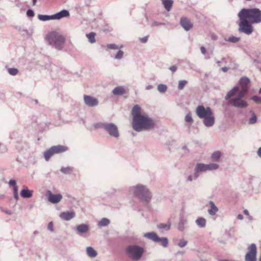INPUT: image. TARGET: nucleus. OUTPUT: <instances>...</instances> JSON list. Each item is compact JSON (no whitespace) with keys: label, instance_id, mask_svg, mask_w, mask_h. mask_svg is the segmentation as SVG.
I'll list each match as a JSON object with an SVG mask.
<instances>
[{"label":"nucleus","instance_id":"obj_61","mask_svg":"<svg viewBox=\"0 0 261 261\" xmlns=\"http://www.w3.org/2000/svg\"><path fill=\"white\" fill-rule=\"evenodd\" d=\"M259 261H261V256L259 257Z\"/></svg>","mask_w":261,"mask_h":261},{"label":"nucleus","instance_id":"obj_1","mask_svg":"<svg viewBox=\"0 0 261 261\" xmlns=\"http://www.w3.org/2000/svg\"><path fill=\"white\" fill-rule=\"evenodd\" d=\"M238 16L240 20L239 31L246 34L252 32V24L261 22V11L257 8L242 9Z\"/></svg>","mask_w":261,"mask_h":261},{"label":"nucleus","instance_id":"obj_14","mask_svg":"<svg viewBox=\"0 0 261 261\" xmlns=\"http://www.w3.org/2000/svg\"><path fill=\"white\" fill-rule=\"evenodd\" d=\"M60 217L66 221H68L75 216V213L73 212H63L60 214Z\"/></svg>","mask_w":261,"mask_h":261},{"label":"nucleus","instance_id":"obj_42","mask_svg":"<svg viewBox=\"0 0 261 261\" xmlns=\"http://www.w3.org/2000/svg\"><path fill=\"white\" fill-rule=\"evenodd\" d=\"M123 55V52L122 50H119L115 56V59H120Z\"/></svg>","mask_w":261,"mask_h":261},{"label":"nucleus","instance_id":"obj_41","mask_svg":"<svg viewBox=\"0 0 261 261\" xmlns=\"http://www.w3.org/2000/svg\"><path fill=\"white\" fill-rule=\"evenodd\" d=\"M251 99L257 103H259L261 102V97L258 96H253L251 98Z\"/></svg>","mask_w":261,"mask_h":261},{"label":"nucleus","instance_id":"obj_54","mask_svg":"<svg viewBox=\"0 0 261 261\" xmlns=\"http://www.w3.org/2000/svg\"><path fill=\"white\" fill-rule=\"evenodd\" d=\"M244 214L246 216H249V212L247 210L244 211Z\"/></svg>","mask_w":261,"mask_h":261},{"label":"nucleus","instance_id":"obj_23","mask_svg":"<svg viewBox=\"0 0 261 261\" xmlns=\"http://www.w3.org/2000/svg\"><path fill=\"white\" fill-rule=\"evenodd\" d=\"M162 1L166 10L169 11L172 6L173 1L172 0H162Z\"/></svg>","mask_w":261,"mask_h":261},{"label":"nucleus","instance_id":"obj_53","mask_svg":"<svg viewBox=\"0 0 261 261\" xmlns=\"http://www.w3.org/2000/svg\"><path fill=\"white\" fill-rule=\"evenodd\" d=\"M102 124H103V123H99V124H96L95 125V127L96 128H98V127H103L102 126Z\"/></svg>","mask_w":261,"mask_h":261},{"label":"nucleus","instance_id":"obj_15","mask_svg":"<svg viewBox=\"0 0 261 261\" xmlns=\"http://www.w3.org/2000/svg\"><path fill=\"white\" fill-rule=\"evenodd\" d=\"M250 82L248 78L244 77L241 79L240 81V84L242 87V89L241 90H246V92H247V86Z\"/></svg>","mask_w":261,"mask_h":261},{"label":"nucleus","instance_id":"obj_34","mask_svg":"<svg viewBox=\"0 0 261 261\" xmlns=\"http://www.w3.org/2000/svg\"><path fill=\"white\" fill-rule=\"evenodd\" d=\"M207 170H212L217 169L219 167L218 165L217 164H215V163L210 164L208 165H207Z\"/></svg>","mask_w":261,"mask_h":261},{"label":"nucleus","instance_id":"obj_62","mask_svg":"<svg viewBox=\"0 0 261 261\" xmlns=\"http://www.w3.org/2000/svg\"><path fill=\"white\" fill-rule=\"evenodd\" d=\"M259 93H261V88L259 90Z\"/></svg>","mask_w":261,"mask_h":261},{"label":"nucleus","instance_id":"obj_26","mask_svg":"<svg viewBox=\"0 0 261 261\" xmlns=\"http://www.w3.org/2000/svg\"><path fill=\"white\" fill-rule=\"evenodd\" d=\"M96 34L94 32H91L89 34H86V37L88 38L89 41L91 43H94L96 42V40L95 39Z\"/></svg>","mask_w":261,"mask_h":261},{"label":"nucleus","instance_id":"obj_17","mask_svg":"<svg viewBox=\"0 0 261 261\" xmlns=\"http://www.w3.org/2000/svg\"><path fill=\"white\" fill-rule=\"evenodd\" d=\"M113 93L115 95H122L125 93V90L123 87H117L113 90Z\"/></svg>","mask_w":261,"mask_h":261},{"label":"nucleus","instance_id":"obj_27","mask_svg":"<svg viewBox=\"0 0 261 261\" xmlns=\"http://www.w3.org/2000/svg\"><path fill=\"white\" fill-rule=\"evenodd\" d=\"M88 229V227L86 224H81L77 227V230L80 232H86Z\"/></svg>","mask_w":261,"mask_h":261},{"label":"nucleus","instance_id":"obj_16","mask_svg":"<svg viewBox=\"0 0 261 261\" xmlns=\"http://www.w3.org/2000/svg\"><path fill=\"white\" fill-rule=\"evenodd\" d=\"M55 153H60L66 151L67 150V147L65 146L58 145L52 146Z\"/></svg>","mask_w":261,"mask_h":261},{"label":"nucleus","instance_id":"obj_35","mask_svg":"<svg viewBox=\"0 0 261 261\" xmlns=\"http://www.w3.org/2000/svg\"><path fill=\"white\" fill-rule=\"evenodd\" d=\"M158 227L160 229H165L166 230H169L170 228V224H160L158 225Z\"/></svg>","mask_w":261,"mask_h":261},{"label":"nucleus","instance_id":"obj_20","mask_svg":"<svg viewBox=\"0 0 261 261\" xmlns=\"http://www.w3.org/2000/svg\"><path fill=\"white\" fill-rule=\"evenodd\" d=\"M54 154H55V151L54 149L53 148V147H51L50 148H49L48 150H46L44 152V156L45 160L46 161H48L50 158L53 156Z\"/></svg>","mask_w":261,"mask_h":261},{"label":"nucleus","instance_id":"obj_18","mask_svg":"<svg viewBox=\"0 0 261 261\" xmlns=\"http://www.w3.org/2000/svg\"><path fill=\"white\" fill-rule=\"evenodd\" d=\"M20 195L23 198H30L32 196L33 191L29 190L26 188L21 191Z\"/></svg>","mask_w":261,"mask_h":261},{"label":"nucleus","instance_id":"obj_49","mask_svg":"<svg viewBox=\"0 0 261 261\" xmlns=\"http://www.w3.org/2000/svg\"><path fill=\"white\" fill-rule=\"evenodd\" d=\"M170 69L173 72H174L176 69H177V67L175 66H172L171 67H170Z\"/></svg>","mask_w":261,"mask_h":261},{"label":"nucleus","instance_id":"obj_38","mask_svg":"<svg viewBox=\"0 0 261 261\" xmlns=\"http://www.w3.org/2000/svg\"><path fill=\"white\" fill-rule=\"evenodd\" d=\"M18 71V69L16 68H9L8 69V72L10 74L12 75H15L17 74Z\"/></svg>","mask_w":261,"mask_h":261},{"label":"nucleus","instance_id":"obj_47","mask_svg":"<svg viewBox=\"0 0 261 261\" xmlns=\"http://www.w3.org/2000/svg\"><path fill=\"white\" fill-rule=\"evenodd\" d=\"M9 184L10 186H13V188L15 187H17L16 185V181L15 180H10L9 182Z\"/></svg>","mask_w":261,"mask_h":261},{"label":"nucleus","instance_id":"obj_10","mask_svg":"<svg viewBox=\"0 0 261 261\" xmlns=\"http://www.w3.org/2000/svg\"><path fill=\"white\" fill-rule=\"evenodd\" d=\"M180 24L182 27L186 30L189 31L192 28L193 24L187 17H182L180 19Z\"/></svg>","mask_w":261,"mask_h":261},{"label":"nucleus","instance_id":"obj_13","mask_svg":"<svg viewBox=\"0 0 261 261\" xmlns=\"http://www.w3.org/2000/svg\"><path fill=\"white\" fill-rule=\"evenodd\" d=\"M69 16V13L67 10H62L54 15L52 17L54 19H60L63 17H68Z\"/></svg>","mask_w":261,"mask_h":261},{"label":"nucleus","instance_id":"obj_37","mask_svg":"<svg viewBox=\"0 0 261 261\" xmlns=\"http://www.w3.org/2000/svg\"><path fill=\"white\" fill-rule=\"evenodd\" d=\"M187 81L185 80L180 81L178 83V88L179 90H182L187 84Z\"/></svg>","mask_w":261,"mask_h":261},{"label":"nucleus","instance_id":"obj_25","mask_svg":"<svg viewBox=\"0 0 261 261\" xmlns=\"http://www.w3.org/2000/svg\"><path fill=\"white\" fill-rule=\"evenodd\" d=\"M196 223L200 227H204L206 225V220L203 218H198L196 221Z\"/></svg>","mask_w":261,"mask_h":261},{"label":"nucleus","instance_id":"obj_43","mask_svg":"<svg viewBox=\"0 0 261 261\" xmlns=\"http://www.w3.org/2000/svg\"><path fill=\"white\" fill-rule=\"evenodd\" d=\"M185 120L188 122H193V119L192 118L191 114H188L185 117Z\"/></svg>","mask_w":261,"mask_h":261},{"label":"nucleus","instance_id":"obj_40","mask_svg":"<svg viewBox=\"0 0 261 261\" xmlns=\"http://www.w3.org/2000/svg\"><path fill=\"white\" fill-rule=\"evenodd\" d=\"M227 40L229 42L235 43L240 40V38L231 36L229 37Z\"/></svg>","mask_w":261,"mask_h":261},{"label":"nucleus","instance_id":"obj_56","mask_svg":"<svg viewBox=\"0 0 261 261\" xmlns=\"http://www.w3.org/2000/svg\"><path fill=\"white\" fill-rule=\"evenodd\" d=\"M152 86H151V85L148 86H147V87H146V89L147 90H150V89H152Z\"/></svg>","mask_w":261,"mask_h":261},{"label":"nucleus","instance_id":"obj_2","mask_svg":"<svg viewBox=\"0 0 261 261\" xmlns=\"http://www.w3.org/2000/svg\"><path fill=\"white\" fill-rule=\"evenodd\" d=\"M132 114L133 117L132 125L135 130L140 132L154 127V123L153 120L146 114H141V108L138 105L133 108Z\"/></svg>","mask_w":261,"mask_h":261},{"label":"nucleus","instance_id":"obj_22","mask_svg":"<svg viewBox=\"0 0 261 261\" xmlns=\"http://www.w3.org/2000/svg\"><path fill=\"white\" fill-rule=\"evenodd\" d=\"M87 255L90 257H95L97 256V252L91 247H88L86 248Z\"/></svg>","mask_w":261,"mask_h":261},{"label":"nucleus","instance_id":"obj_55","mask_svg":"<svg viewBox=\"0 0 261 261\" xmlns=\"http://www.w3.org/2000/svg\"><path fill=\"white\" fill-rule=\"evenodd\" d=\"M238 218L240 220H242L243 219V217L241 214H239L238 216Z\"/></svg>","mask_w":261,"mask_h":261},{"label":"nucleus","instance_id":"obj_21","mask_svg":"<svg viewBox=\"0 0 261 261\" xmlns=\"http://www.w3.org/2000/svg\"><path fill=\"white\" fill-rule=\"evenodd\" d=\"M210 205L211 208L208 209V212L211 215H214L218 212V209L217 207L215 205L214 202L212 201L210 202Z\"/></svg>","mask_w":261,"mask_h":261},{"label":"nucleus","instance_id":"obj_44","mask_svg":"<svg viewBox=\"0 0 261 261\" xmlns=\"http://www.w3.org/2000/svg\"><path fill=\"white\" fill-rule=\"evenodd\" d=\"M187 244V241L184 240H180L178 243V245L182 248L185 247Z\"/></svg>","mask_w":261,"mask_h":261},{"label":"nucleus","instance_id":"obj_58","mask_svg":"<svg viewBox=\"0 0 261 261\" xmlns=\"http://www.w3.org/2000/svg\"><path fill=\"white\" fill-rule=\"evenodd\" d=\"M188 179L189 181H192V176H189L188 177Z\"/></svg>","mask_w":261,"mask_h":261},{"label":"nucleus","instance_id":"obj_8","mask_svg":"<svg viewBox=\"0 0 261 261\" xmlns=\"http://www.w3.org/2000/svg\"><path fill=\"white\" fill-rule=\"evenodd\" d=\"M248 252L245 255L246 261H256L257 248L254 244L248 247Z\"/></svg>","mask_w":261,"mask_h":261},{"label":"nucleus","instance_id":"obj_52","mask_svg":"<svg viewBox=\"0 0 261 261\" xmlns=\"http://www.w3.org/2000/svg\"><path fill=\"white\" fill-rule=\"evenodd\" d=\"M257 153L258 156L261 158V147L258 148Z\"/></svg>","mask_w":261,"mask_h":261},{"label":"nucleus","instance_id":"obj_57","mask_svg":"<svg viewBox=\"0 0 261 261\" xmlns=\"http://www.w3.org/2000/svg\"><path fill=\"white\" fill-rule=\"evenodd\" d=\"M222 70L224 72H226L227 71V67H223L222 68Z\"/></svg>","mask_w":261,"mask_h":261},{"label":"nucleus","instance_id":"obj_51","mask_svg":"<svg viewBox=\"0 0 261 261\" xmlns=\"http://www.w3.org/2000/svg\"><path fill=\"white\" fill-rule=\"evenodd\" d=\"M148 39L147 37H145L141 39V41L142 42L145 43Z\"/></svg>","mask_w":261,"mask_h":261},{"label":"nucleus","instance_id":"obj_36","mask_svg":"<svg viewBox=\"0 0 261 261\" xmlns=\"http://www.w3.org/2000/svg\"><path fill=\"white\" fill-rule=\"evenodd\" d=\"M167 86L163 84H160L158 87V90L162 93L165 92L167 90Z\"/></svg>","mask_w":261,"mask_h":261},{"label":"nucleus","instance_id":"obj_12","mask_svg":"<svg viewBox=\"0 0 261 261\" xmlns=\"http://www.w3.org/2000/svg\"><path fill=\"white\" fill-rule=\"evenodd\" d=\"M48 199L53 203L59 202L62 198V196L60 194H53L50 191H48Z\"/></svg>","mask_w":261,"mask_h":261},{"label":"nucleus","instance_id":"obj_32","mask_svg":"<svg viewBox=\"0 0 261 261\" xmlns=\"http://www.w3.org/2000/svg\"><path fill=\"white\" fill-rule=\"evenodd\" d=\"M221 153L220 151H217L214 152L212 154V158L215 161H218L220 159Z\"/></svg>","mask_w":261,"mask_h":261},{"label":"nucleus","instance_id":"obj_24","mask_svg":"<svg viewBox=\"0 0 261 261\" xmlns=\"http://www.w3.org/2000/svg\"><path fill=\"white\" fill-rule=\"evenodd\" d=\"M207 170V166L206 164L202 163H198L196 166V171H205Z\"/></svg>","mask_w":261,"mask_h":261},{"label":"nucleus","instance_id":"obj_19","mask_svg":"<svg viewBox=\"0 0 261 261\" xmlns=\"http://www.w3.org/2000/svg\"><path fill=\"white\" fill-rule=\"evenodd\" d=\"M144 237L152 240L155 242H158L159 239V237L158 236L156 233L153 232L145 233L144 234Z\"/></svg>","mask_w":261,"mask_h":261},{"label":"nucleus","instance_id":"obj_39","mask_svg":"<svg viewBox=\"0 0 261 261\" xmlns=\"http://www.w3.org/2000/svg\"><path fill=\"white\" fill-rule=\"evenodd\" d=\"M257 121V118L255 116V114L253 113L252 114V117L249 119V122L250 124H254L256 123Z\"/></svg>","mask_w":261,"mask_h":261},{"label":"nucleus","instance_id":"obj_45","mask_svg":"<svg viewBox=\"0 0 261 261\" xmlns=\"http://www.w3.org/2000/svg\"><path fill=\"white\" fill-rule=\"evenodd\" d=\"M14 195V198L16 200H18V189L17 187H15L13 188Z\"/></svg>","mask_w":261,"mask_h":261},{"label":"nucleus","instance_id":"obj_30","mask_svg":"<svg viewBox=\"0 0 261 261\" xmlns=\"http://www.w3.org/2000/svg\"><path fill=\"white\" fill-rule=\"evenodd\" d=\"M73 171V168L70 167H62L61 171L64 174H70Z\"/></svg>","mask_w":261,"mask_h":261},{"label":"nucleus","instance_id":"obj_6","mask_svg":"<svg viewBox=\"0 0 261 261\" xmlns=\"http://www.w3.org/2000/svg\"><path fill=\"white\" fill-rule=\"evenodd\" d=\"M49 43L60 49L65 42L64 36L56 32L48 33L46 37Z\"/></svg>","mask_w":261,"mask_h":261},{"label":"nucleus","instance_id":"obj_48","mask_svg":"<svg viewBox=\"0 0 261 261\" xmlns=\"http://www.w3.org/2000/svg\"><path fill=\"white\" fill-rule=\"evenodd\" d=\"M47 227L49 230L53 231V223L52 222L49 223Z\"/></svg>","mask_w":261,"mask_h":261},{"label":"nucleus","instance_id":"obj_33","mask_svg":"<svg viewBox=\"0 0 261 261\" xmlns=\"http://www.w3.org/2000/svg\"><path fill=\"white\" fill-rule=\"evenodd\" d=\"M107 47L111 49H117L122 48V45L119 46L115 44H108L107 45Z\"/></svg>","mask_w":261,"mask_h":261},{"label":"nucleus","instance_id":"obj_5","mask_svg":"<svg viewBox=\"0 0 261 261\" xmlns=\"http://www.w3.org/2000/svg\"><path fill=\"white\" fill-rule=\"evenodd\" d=\"M134 194L141 201L148 202L151 198V193L145 186L141 185H137L132 188Z\"/></svg>","mask_w":261,"mask_h":261},{"label":"nucleus","instance_id":"obj_7","mask_svg":"<svg viewBox=\"0 0 261 261\" xmlns=\"http://www.w3.org/2000/svg\"><path fill=\"white\" fill-rule=\"evenodd\" d=\"M126 252L133 259H140L144 252V249L137 245H130L126 248Z\"/></svg>","mask_w":261,"mask_h":261},{"label":"nucleus","instance_id":"obj_31","mask_svg":"<svg viewBox=\"0 0 261 261\" xmlns=\"http://www.w3.org/2000/svg\"><path fill=\"white\" fill-rule=\"evenodd\" d=\"M110 223V220L107 218L102 219L99 222V225L100 226H107Z\"/></svg>","mask_w":261,"mask_h":261},{"label":"nucleus","instance_id":"obj_28","mask_svg":"<svg viewBox=\"0 0 261 261\" xmlns=\"http://www.w3.org/2000/svg\"><path fill=\"white\" fill-rule=\"evenodd\" d=\"M38 18L42 21H46L49 20L53 19V15L49 16V15H38Z\"/></svg>","mask_w":261,"mask_h":261},{"label":"nucleus","instance_id":"obj_46","mask_svg":"<svg viewBox=\"0 0 261 261\" xmlns=\"http://www.w3.org/2000/svg\"><path fill=\"white\" fill-rule=\"evenodd\" d=\"M27 14L29 17H33L34 15V13L32 10H28Z\"/></svg>","mask_w":261,"mask_h":261},{"label":"nucleus","instance_id":"obj_3","mask_svg":"<svg viewBox=\"0 0 261 261\" xmlns=\"http://www.w3.org/2000/svg\"><path fill=\"white\" fill-rule=\"evenodd\" d=\"M246 93V90H240L238 87H235L227 94L225 99L228 100L229 103L235 107L246 108L248 103L243 99Z\"/></svg>","mask_w":261,"mask_h":261},{"label":"nucleus","instance_id":"obj_4","mask_svg":"<svg viewBox=\"0 0 261 261\" xmlns=\"http://www.w3.org/2000/svg\"><path fill=\"white\" fill-rule=\"evenodd\" d=\"M197 115L200 118H204L203 123L207 127H210L215 123V117L210 107L206 108L203 106H199L196 110Z\"/></svg>","mask_w":261,"mask_h":261},{"label":"nucleus","instance_id":"obj_29","mask_svg":"<svg viewBox=\"0 0 261 261\" xmlns=\"http://www.w3.org/2000/svg\"><path fill=\"white\" fill-rule=\"evenodd\" d=\"M157 242H160L161 243L162 245L166 247L168 245V239L167 238H159Z\"/></svg>","mask_w":261,"mask_h":261},{"label":"nucleus","instance_id":"obj_50","mask_svg":"<svg viewBox=\"0 0 261 261\" xmlns=\"http://www.w3.org/2000/svg\"><path fill=\"white\" fill-rule=\"evenodd\" d=\"M200 50H201V53H202L203 54H204H204H205V53H206V49H205V47H203V46H201V47H200Z\"/></svg>","mask_w":261,"mask_h":261},{"label":"nucleus","instance_id":"obj_11","mask_svg":"<svg viewBox=\"0 0 261 261\" xmlns=\"http://www.w3.org/2000/svg\"><path fill=\"white\" fill-rule=\"evenodd\" d=\"M84 99L85 103L89 107H95L98 104V100L90 96L84 95Z\"/></svg>","mask_w":261,"mask_h":261},{"label":"nucleus","instance_id":"obj_9","mask_svg":"<svg viewBox=\"0 0 261 261\" xmlns=\"http://www.w3.org/2000/svg\"><path fill=\"white\" fill-rule=\"evenodd\" d=\"M103 128L108 132L110 135L117 138L119 136V132L117 126L113 123L102 124Z\"/></svg>","mask_w":261,"mask_h":261},{"label":"nucleus","instance_id":"obj_59","mask_svg":"<svg viewBox=\"0 0 261 261\" xmlns=\"http://www.w3.org/2000/svg\"><path fill=\"white\" fill-rule=\"evenodd\" d=\"M36 2H37V0H33V5H35Z\"/></svg>","mask_w":261,"mask_h":261},{"label":"nucleus","instance_id":"obj_60","mask_svg":"<svg viewBox=\"0 0 261 261\" xmlns=\"http://www.w3.org/2000/svg\"><path fill=\"white\" fill-rule=\"evenodd\" d=\"M6 213L7 214H11V213L10 212H7Z\"/></svg>","mask_w":261,"mask_h":261}]
</instances>
